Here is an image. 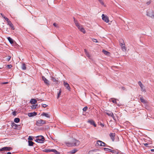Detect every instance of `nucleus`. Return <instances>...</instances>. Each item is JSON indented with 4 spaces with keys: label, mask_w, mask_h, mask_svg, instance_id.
<instances>
[{
    "label": "nucleus",
    "mask_w": 154,
    "mask_h": 154,
    "mask_svg": "<svg viewBox=\"0 0 154 154\" xmlns=\"http://www.w3.org/2000/svg\"><path fill=\"white\" fill-rule=\"evenodd\" d=\"M80 143V141L75 139H72L70 142L66 143V145L69 147L76 146L79 145Z\"/></svg>",
    "instance_id": "f257e3e1"
},
{
    "label": "nucleus",
    "mask_w": 154,
    "mask_h": 154,
    "mask_svg": "<svg viewBox=\"0 0 154 154\" xmlns=\"http://www.w3.org/2000/svg\"><path fill=\"white\" fill-rule=\"evenodd\" d=\"M146 15L151 18L152 19H154V11L151 9H149L146 11Z\"/></svg>",
    "instance_id": "f03ea898"
},
{
    "label": "nucleus",
    "mask_w": 154,
    "mask_h": 154,
    "mask_svg": "<svg viewBox=\"0 0 154 154\" xmlns=\"http://www.w3.org/2000/svg\"><path fill=\"white\" fill-rule=\"evenodd\" d=\"M74 21L75 25L82 32L85 33V30L82 27L80 26V24L79 23L77 20H76L74 18Z\"/></svg>",
    "instance_id": "7ed1b4c3"
},
{
    "label": "nucleus",
    "mask_w": 154,
    "mask_h": 154,
    "mask_svg": "<svg viewBox=\"0 0 154 154\" xmlns=\"http://www.w3.org/2000/svg\"><path fill=\"white\" fill-rule=\"evenodd\" d=\"M44 140L45 138L42 135H40L36 137L35 141L38 143H43Z\"/></svg>",
    "instance_id": "20e7f679"
},
{
    "label": "nucleus",
    "mask_w": 154,
    "mask_h": 154,
    "mask_svg": "<svg viewBox=\"0 0 154 154\" xmlns=\"http://www.w3.org/2000/svg\"><path fill=\"white\" fill-rule=\"evenodd\" d=\"M12 148L11 147H5L0 149V151L1 152V153L3 154L6 153V152L9 151L11 150Z\"/></svg>",
    "instance_id": "39448f33"
},
{
    "label": "nucleus",
    "mask_w": 154,
    "mask_h": 154,
    "mask_svg": "<svg viewBox=\"0 0 154 154\" xmlns=\"http://www.w3.org/2000/svg\"><path fill=\"white\" fill-rule=\"evenodd\" d=\"M46 123V121L42 119L38 120L36 123V125L38 126H42Z\"/></svg>",
    "instance_id": "423d86ee"
},
{
    "label": "nucleus",
    "mask_w": 154,
    "mask_h": 154,
    "mask_svg": "<svg viewBox=\"0 0 154 154\" xmlns=\"http://www.w3.org/2000/svg\"><path fill=\"white\" fill-rule=\"evenodd\" d=\"M42 80L44 81V83L48 86L50 85L49 82L44 76L42 77Z\"/></svg>",
    "instance_id": "0eeeda50"
},
{
    "label": "nucleus",
    "mask_w": 154,
    "mask_h": 154,
    "mask_svg": "<svg viewBox=\"0 0 154 154\" xmlns=\"http://www.w3.org/2000/svg\"><path fill=\"white\" fill-rule=\"evenodd\" d=\"M102 19L106 22L107 23L109 22V18L108 17L105 15L104 14H102Z\"/></svg>",
    "instance_id": "6e6552de"
},
{
    "label": "nucleus",
    "mask_w": 154,
    "mask_h": 154,
    "mask_svg": "<svg viewBox=\"0 0 154 154\" xmlns=\"http://www.w3.org/2000/svg\"><path fill=\"white\" fill-rule=\"evenodd\" d=\"M138 84L140 87L141 91L143 92H145L146 89L145 87L141 82L140 81L139 82Z\"/></svg>",
    "instance_id": "1a4fd4ad"
},
{
    "label": "nucleus",
    "mask_w": 154,
    "mask_h": 154,
    "mask_svg": "<svg viewBox=\"0 0 154 154\" xmlns=\"http://www.w3.org/2000/svg\"><path fill=\"white\" fill-rule=\"evenodd\" d=\"M97 144L98 145H99L100 146H106V144L105 143L100 140L97 141Z\"/></svg>",
    "instance_id": "9d476101"
},
{
    "label": "nucleus",
    "mask_w": 154,
    "mask_h": 154,
    "mask_svg": "<svg viewBox=\"0 0 154 154\" xmlns=\"http://www.w3.org/2000/svg\"><path fill=\"white\" fill-rule=\"evenodd\" d=\"M106 113L109 116H112L114 120H116L115 119V117L113 115V113L112 112L109 111H107Z\"/></svg>",
    "instance_id": "9b49d317"
},
{
    "label": "nucleus",
    "mask_w": 154,
    "mask_h": 154,
    "mask_svg": "<svg viewBox=\"0 0 154 154\" xmlns=\"http://www.w3.org/2000/svg\"><path fill=\"white\" fill-rule=\"evenodd\" d=\"M120 46L121 47L123 51L126 52L128 51V50H127V48L125 46V44L121 45Z\"/></svg>",
    "instance_id": "f8f14e48"
},
{
    "label": "nucleus",
    "mask_w": 154,
    "mask_h": 154,
    "mask_svg": "<svg viewBox=\"0 0 154 154\" xmlns=\"http://www.w3.org/2000/svg\"><path fill=\"white\" fill-rule=\"evenodd\" d=\"M115 133H110L109 134V136L110 137L112 140L113 141H114L115 140Z\"/></svg>",
    "instance_id": "ddd939ff"
},
{
    "label": "nucleus",
    "mask_w": 154,
    "mask_h": 154,
    "mask_svg": "<svg viewBox=\"0 0 154 154\" xmlns=\"http://www.w3.org/2000/svg\"><path fill=\"white\" fill-rule=\"evenodd\" d=\"M88 122L91 124V125H93L95 127L96 126V125L95 124L94 122L92 120H89Z\"/></svg>",
    "instance_id": "4468645a"
},
{
    "label": "nucleus",
    "mask_w": 154,
    "mask_h": 154,
    "mask_svg": "<svg viewBox=\"0 0 154 154\" xmlns=\"http://www.w3.org/2000/svg\"><path fill=\"white\" fill-rule=\"evenodd\" d=\"M86 55V56L88 57L89 59L91 58V55H90L89 52H88L86 49H84Z\"/></svg>",
    "instance_id": "2eb2a0df"
},
{
    "label": "nucleus",
    "mask_w": 154,
    "mask_h": 154,
    "mask_svg": "<svg viewBox=\"0 0 154 154\" xmlns=\"http://www.w3.org/2000/svg\"><path fill=\"white\" fill-rule=\"evenodd\" d=\"M63 84L65 87H66V88L67 89L70 90V88L69 86V84L67 82H64Z\"/></svg>",
    "instance_id": "dca6fc26"
},
{
    "label": "nucleus",
    "mask_w": 154,
    "mask_h": 154,
    "mask_svg": "<svg viewBox=\"0 0 154 154\" xmlns=\"http://www.w3.org/2000/svg\"><path fill=\"white\" fill-rule=\"evenodd\" d=\"M41 116H45L47 118H50V115L49 114L46 112H43L41 114Z\"/></svg>",
    "instance_id": "f3484780"
},
{
    "label": "nucleus",
    "mask_w": 154,
    "mask_h": 154,
    "mask_svg": "<svg viewBox=\"0 0 154 154\" xmlns=\"http://www.w3.org/2000/svg\"><path fill=\"white\" fill-rule=\"evenodd\" d=\"M119 42L120 46L125 44L123 39L122 38H120L119 39Z\"/></svg>",
    "instance_id": "a211bd4d"
},
{
    "label": "nucleus",
    "mask_w": 154,
    "mask_h": 154,
    "mask_svg": "<svg viewBox=\"0 0 154 154\" xmlns=\"http://www.w3.org/2000/svg\"><path fill=\"white\" fill-rule=\"evenodd\" d=\"M37 114V112H32L29 113L28 114V116L30 117H32L36 116Z\"/></svg>",
    "instance_id": "6ab92c4d"
},
{
    "label": "nucleus",
    "mask_w": 154,
    "mask_h": 154,
    "mask_svg": "<svg viewBox=\"0 0 154 154\" xmlns=\"http://www.w3.org/2000/svg\"><path fill=\"white\" fill-rule=\"evenodd\" d=\"M8 25L10 26L11 28V29L12 30H14V26L13 24L11 23V22L10 21H8Z\"/></svg>",
    "instance_id": "aec40b11"
},
{
    "label": "nucleus",
    "mask_w": 154,
    "mask_h": 154,
    "mask_svg": "<svg viewBox=\"0 0 154 154\" xmlns=\"http://www.w3.org/2000/svg\"><path fill=\"white\" fill-rule=\"evenodd\" d=\"M37 102V100L35 99H32L31 100L30 103L31 104H35Z\"/></svg>",
    "instance_id": "412c9836"
},
{
    "label": "nucleus",
    "mask_w": 154,
    "mask_h": 154,
    "mask_svg": "<svg viewBox=\"0 0 154 154\" xmlns=\"http://www.w3.org/2000/svg\"><path fill=\"white\" fill-rule=\"evenodd\" d=\"M140 100L144 104H146L147 103V101L144 99L142 97H140Z\"/></svg>",
    "instance_id": "4be33fe9"
},
{
    "label": "nucleus",
    "mask_w": 154,
    "mask_h": 154,
    "mask_svg": "<svg viewBox=\"0 0 154 154\" xmlns=\"http://www.w3.org/2000/svg\"><path fill=\"white\" fill-rule=\"evenodd\" d=\"M152 2L151 0H147L146 2V5L147 6L149 5Z\"/></svg>",
    "instance_id": "5701e85b"
},
{
    "label": "nucleus",
    "mask_w": 154,
    "mask_h": 154,
    "mask_svg": "<svg viewBox=\"0 0 154 154\" xmlns=\"http://www.w3.org/2000/svg\"><path fill=\"white\" fill-rule=\"evenodd\" d=\"M8 39L11 44L13 43V40L10 37H8Z\"/></svg>",
    "instance_id": "b1692460"
},
{
    "label": "nucleus",
    "mask_w": 154,
    "mask_h": 154,
    "mask_svg": "<svg viewBox=\"0 0 154 154\" xmlns=\"http://www.w3.org/2000/svg\"><path fill=\"white\" fill-rule=\"evenodd\" d=\"M103 52L106 55H109L110 54L109 52L104 50H103Z\"/></svg>",
    "instance_id": "393cba45"
},
{
    "label": "nucleus",
    "mask_w": 154,
    "mask_h": 154,
    "mask_svg": "<svg viewBox=\"0 0 154 154\" xmlns=\"http://www.w3.org/2000/svg\"><path fill=\"white\" fill-rule=\"evenodd\" d=\"M43 151L46 152H52V149H45L43 150Z\"/></svg>",
    "instance_id": "a878e982"
},
{
    "label": "nucleus",
    "mask_w": 154,
    "mask_h": 154,
    "mask_svg": "<svg viewBox=\"0 0 154 154\" xmlns=\"http://www.w3.org/2000/svg\"><path fill=\"white\" fill-rule=\"evenodd\" d=\"M77 151V150L76 149H74L73 150H72L70 151L69 152L71 154H74Z\"/></svg>",
    "instance_id": "bb28decb"
},
{
    "label": "nucleus",
    "mask_w": 154,
    "mask_h": 154,
    "mask_svg": "<svg viewBox=\"0 0 154 154\" xmlns=\"http://www.w3.org/2000/svg\"><path fill=\"white\" fill-rule=\"evenodd\" d=\"M21 68L23 70H25L26 69V65L24 63H23L22 64Z\"/></svg>",
    "instance_id": "cd10ccee"
},
{
    "label": "nucleus",
    "mask_w": 154,
    "mask_h": 154,
    "mask_svg": "<svg viewBox=\"0 0 154 154\" xmlns=\"http://www.w3.org/2000/svg\"><path fill=\"white\" fill-rule=\"evenodd\" d=\"M51 152H54L55 154H60V152L55 149H52Z\"/></svg>",
    "instance_id": "c85d7f7f"
},
{
    "label": "nucleus",
    "mask_w": 154,
    "mask_h": 154,
    "mask_svg": "<svg viewBox=\"0 0 154 154\" xmlns=\"http://www.w3.org/2000/svg\"><path fill=\"white\" fill-rule=\"evenodd\" d=\"M29 146H32L34 143L32 141H28Z\"/></svg>",
    "instance_id": "c756f323"
},
{
    "label": "nucleus",
    "mask_w": 154,
    "mask_h": 154,
    "mask_svg": "<svg viewBox=\"0 0 154 154\" xmlns=\"http://www.w3.org/2000/svg\"><path fill=\"white\" fill-rule=\"evenodd\" d=\"M20 119L18 118H15L14 119V122L16 123L19 122H20Z\"/></svg>",
    "instance_id": "7c9ffc66"
},
{
    "label": "nucleus",
    "mask_w": 154,
    "mask_h": 154,
    "mask_svg": "<svg viewBox=\"0 0 154 154\" xmlns=\"http://www.w3.org/2000/svg\"><path fill=\"white\" fill-rule=\"evenodd\" d=\"M61 90L60 89V90L59 92H58L57 93V98L58 99L60 96V95L61 94Z\"/></svg>",
    "instance_id": "2f4dec72"
},
{
    "label": "nucleus",
    "mask_w": 154,
    "mask_h": 154,
    "mask_svg": "<svg viewBox=\"0 0 154 154\" xmlns=\"http://www.w3.org/2000/svg\"><path fill=\"white\" fill-rule=\"evenodd\" d=\"M11 58V57L10 56H8L6 58V60L7 61H9Z\"/></svg>",
    "instance_id": "473e14b6"
},
{
    "label": "nucleus",
    "mask_w": 154,
    "mask_h": 154,
    "mask_svg": "<svg viewBox=\"0 0 154 154\" xmlns=\"http://www.w3.org/2000/svg\"><path fill=\"white\" fill-rule=\"evenodd\" d=\"M110 102H112L113 103H116V99H111L110 100Z\"/></svg>",
    "instance_id": "72a5a7b5"
},
{
    "label": "nucleus",
    "mask_w": 154,
    "mask_h": 154,
    "mask_svg": "<svg viewBox=\"0 0 154 154\" xmlns=\"http://www.w3.org/2000/svg\"><path fill=\"white\" fill-rule=\"evenodd\" d=\"M37 106V105H33L32 107V109H35Z\"/></svg>",
    "instance_id": "f704fd0d"
},
{
    "label": "nucleus",
    "mask_w": 154,
    "mask_h": 154,
    "mask_svg": "<svg viewBox=\"0 0 154 154\" xmlns=\"http://www.w3.org/2000/svg\"><path fill=\"white\" fill-rule=\"evenodd\" d=\"M4 18L5 19V20L7 22V23L10 21L9 20V19L8 18H7V17H6L5 16H4Z\"/></svg>",
    "instance_id": "c9c22d12"
},
{
    "label": "nucleus",
    "mask_w": 154,
    "mask_h": 154,
    "mask_svg": "<svg viewBox=\"0 0 154 154\" xmlns=\"http://www.w3.org/2000/svg\"><path fill=\"white\" fill-rule=\"evenodd\" d=\"M88 109V107L87 106H85V107L83 109V110L84 111H86Z\"/></svg>",
    "instance_id": "e433bc0d"
},
{
    "label": "nucleus",
    "mask_w": 154,
    "mask_h": 154,
    "mask_svg": "<svg viewBox=\"0 0 154 154\" xmlns=\"http://www.w3.org/2000/svg\"><path fill=\"white\" fill-rule=\"evenodd\" d=\"M11 125L12 126V127H13V126H15V128H14V129H15V128H16V127H17V125H16V124H15V123H13L12 124V125Z\"/></svg>",
    "instance_id": "4c0bfd02"
},
{
    "label": "nucleus",
    "mask_w": 154,
    "mask_h": 154,
    "mask_svg": "<svg viewBox=\"0 0 154 154\" xmlns=\"http://www.w3.org/2000/svg\"><path fill=\"white\" fill-rule=\"evenodd\" d=\"M12 67V66L11 65H8L7 66V67L8 68L10 69Z\"/></svg>",
    "instance_id": "58836bf2"
},
{
    "label": "nucleus",
    "mask_w": 154,
    "mask_h": 154,
    "mask_svg": "<svg viewBox=\"0 0 154 154\" xmlns=\"http://www.w3.org/2000/svg\"><path fill=\"white\" fill-rule=\"evenodd\" d=\"M28 140H32L33 139H32V137H31V136H29L28 137Z\"/></svg>",
    "instance_id": "ea45409f"
},
{
    "label": "nucleus",
    "mask_w": 154,
    "mask_h": 154,
    "mask_svg": "<svg viewBox=\"0 0 154 154\" xmlns=\"http://www.w3.org/2000/svg\"><path fill=\"white\" fill-rule=\"evenodd\" d=\"M103 149L105 151H109V150H110L108 148H103Z\"/></svg>",
    "instance_id": "a19ab883"
},
{
    "label": "nucleus",
    "mask_w": 154,
    "mask_h": 154,
    "mask_svg": "<svg viewBox=\"0 0 154 154\" xmlns=\"http://www.w3.org/2000/svg\"><path fill=\"white\" fill-rule=\"evenodd\" d=\"M53 25L55 27H57L58 25H57L55 23H54L53 24Z\"/></svg>",
    "instance_id": "79ce46f5"
},
{
    "label": "nucleus",
    "mask_w": 154,
    "mask_h": 154,
    "mask_svg": "<svg viewBox=\"0 0 154 154\" xmlns=\"http://www.w3.org/2000/svg\"><path fill=\"white\" fill-rule=\"evenodd\" d=\"M47 105L46 104H42V107L44 108H45L47 106Z\"/></svg>",
    "instance_id": "37998d69"
},
{
    "label": "nucleus",
    "mask_w": 154,
    "mask_h": 154,
    "mask_svg": "<svg viewBox=\"0 0 154 154\" xmlns=\"http://www.w3.org/2000/svg\"><path fill=\"white\" fill-rule=\"evenodd\" d=\"M93 42H98L97 39H96L94 38L93 39Z\"/></svg>",
    "instance_id": "c03bdc74"
},
{
    "label": "nucleus",
    "mask_w": 154,
    "mask_h": 154,
    "mask_svg": "<svg viewBox=\"0 0 154 154\" xmlns=\"http://www.w3.org/2000/svg\"><path fill=\"white\" fill-rule=\"evenodd\" d=\"M8 82H2V83H1V84H8Z\"/></svg>",
    "instance_id": "a18cd8bd"
},
{
    "label": "nucleus",
    "mask_w": 154,
    "mask_h": 154,
    "mask_svg": "<svg viewBox=\"0 0 154 154\" xmlns=\"http://www.w3.org/2000/svg\"><path fill=\"white\" fill-rule=\"evenodd\" d=\"M13 115L14 116H15L16 115V113L14 111L12 112Z\"/></svg>",
    "instance_id": "49530a36"
},
{
    "label": "nucleus",
    "mask_w": 154,
    "mask_h": 154,
    "mask_svg": "<svg viewBox=\"0 0 154 154\" xmlns=\"http://www.w3.org/2000/svg\"><path fill=\"white\" fill-rule=\"evenodd\" d=\"M121 89L122 90H125V88L124 87H122L121 88Z\"/></svg>",
    "instance_id": "de8ad7c7"
},
{
    "label": "nucleus",
    "mask_w": 154,
    "mask_h": 154,
    "mask_svg": "<svg viewBox=\"0 0 154 154\" xmlns=\"http://www.w3.org/2000/svg\"><path fill=\"white\" fill-rule=\"evenodd\" d=\"M110 150H109V152H114V150H112V149H110Z\"/></svg>",
    "instance_id": "09e8293b"
},
{
    "label": "nucleus",
    "mask_w": 154,
    "mask_h": 154,
    "mask_svg": "<svg viewBox=\"0 0 154 154\" xmlns=\"http://www.w3.org/2000/svg\"><path fill=\"white\" fill-rule=\"evenodd\" d=\"M100 3L102 5H104V3H103V1L101 2H100Z\"/></svg>",
    "instance_id": "8fccbe9b"
},
{
    "label": "nucleus",
    "mask_w": 154,
    "mask_h": 154,
    "mask_svg": "<svg viewBox=\"0 0 154 154\" xmlns=\"http://www.w3.org/2000/svg\"><path fill=\"white\" fill-rule=\"evenodd\" d=\"M52 80L54 81V82H55L56 81V80L55 79H54V78H52Z\"/></svg>",
    "instance_id": "3c124183"
},
{
    "label": "nucleus",
    "mask_w": 154,
    "mask_h": 154,
    "mask_svg": "<svg viewBox=\"0 0 154 154\" xmlns=\"http://www.w3.org/2000/svg\"><path fill=\"white\" fill-rule=\"evenodd\" d=\"M100 125L102 127H103L104 126V125L103 124H101Z\"/></svg>",
    "instance_id": "603ef678"
},
{
    "label": "nucleus",
    "mask_w": 154,
    "mask_h": 154,
    "mask_svg": "<svg viewBox=\"0 0 154 154\" xmlns=\"http://www.w3.org/2000/svg\"><path fill=\"white\" fill-rule=\"evenodd\" d=\"M144 145L146 146H147V145H148V143H145L144 144Z\"/></svg>",
    "instance_id": "864d4df0"
},
{
    "label": "nucleus",
    "mask_w": 154,
    "mask_h": 154,
    "mask_svg": "<svg viewBox=\"0 0 154 154\" xmlns=\"http://www.w3.org/2000/svg\"><path fill=\"white\" fill-rule=\"evenodd\" d=\"M7 154H11V152H8L7 153Z\"/></svg>",
    "instance_id": "5fc2aeb1"
},
{
    "label": "nucleus",
    "mask_w": 154,
    "mask_h": 154,
    "mask_svg": "<svg viewBox=\"0 0 154 154\" xmlns=\"http://www.w3.org/2000/svg\"><path fill=\"white\" fill-rule=\"evenodd\" d=\"M99 2L100 3L102 1V0H98Z\"/></svg>",
    "instance_id": "6e6d98bb"
},
{
    "label": "nucleus",
    "mask_w": 154,
    "mask_h": 154,
    "mask_svg": "<svg viewBox=\"0 0 154 154\" xmlns=\"http://www.w3.org/2000/svg\"><path fill=\"white\" fill-rule=\"evenodd\" d=\"M151 151L152 152L154 151V149H151Z\"/></svg>",
    "instance_id": "4d7b16f0"
},
{
    "label": "nucleus",
    "mask_w": 154,
    "mask_h": 154,
    "mask_svg": "<svg viewBox=\"0 0 154 154\" xmlns=\"http://www.w3.org/2000/svg\"><path fill=\"white\" fill-rule=\"evenodd\" d=\"M106 146H107V147H110V146H109L107 145V144H106Z\"/></svg>",
    "instance_id": "13d9d810"
},
{
    "label": "nucleus",
    "mask_w": 154,
    "mask_h": 154,
    "mask_svg": "<svg viewBox=\"0 0 154 154\" xmlns=\"http://www.w3.org/2000/svg\"><path fill=\"white\" fill-rule=\"evenodd\" d=\"M119 106H120L122 105V104H118L117 105Z\"/></svg>",
    "instance_id": "bf43d9fd"
},
{
    "label": "nucleus",
    "mask_w": 154,
    "mask_h": 154,
    "mask_svg": "<svg viewBox=\"0 0 154 154\" xmlns=\"http://www.w3.org/2000/svg\"><path fill=\"white\" fill-rule=\"evenodd\" d=\"M1 14V15H2V16L4 17V16L3 15V14Z\"/></svg>",
    "instance_id": "052dcab7"
},
{
    "label": "nucleus",
    "mask_w": 154,
    "mask_h": 154,
    "mask_svg": "<svg viewBox=\"0 0 154 154\" xmlns=\"http://www.w3.org/2000/svg\"><path fill=\"white\" fill-rule=\"evenodd\" d=\"M116 104H117V99H116Z\"/></svg>",
    "instance_id": "680f3d73"
},
{
    "label": "nucleus",
    "mask_w": 154,
    "mask_h": 154,
    "mask_svg": "<svg viewBox=\"0 0 154 154\" xmlns=\"http://www.w3.org/2000/svg\"><path fill=\"white\" fill-rule=\"evenodd\" d=\"M37 100H38V101H39V100L38 99H37Z\"/></svg>",
    "instance_id": "e2e57ef3"
},
{
    "label": "nucleus",
    "mask_w": 154,
    "mask_h": 154,
    "mask_svg": "<svg viewBox=\"0 0 154 154\" xmlns=\"http://www.w3.org/2000/svg\"><path fill=\"white\" fill-rule=\"evenodd\" d=\"M153 9H154V5L153 6Z\"/></svg>",
    "instance_id": "0e129e2a"
},
{
    "label": "nucleus",
    "mask_w": 154,
    "mask_h": 154,
    "mask_svg": "<svg viewBox=\"0 0 154 154\" xmlns=\"http://www.w3.org/2000/svg\"><path fill=\"white\" fill-rule=\"evenodd\" d=\"M0 69H1V68H0Z\"/></svg>",
    "instance_id": "69168bd1"
}]
</instances>
